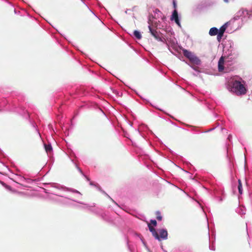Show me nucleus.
<instances>
[{
  "label": "nucleus",
  "mask_w": 252,
  "mask_h": 252,
  "mask_svg": "<svg viewBox=\"0 0 252 252\" xmlns=\"http://www.w3.org/2000/svg\"><path fill=\"white\" fill-rule=\"evenodd\" d=\"M231 90L237 95L244 94L247 92L244 85L239 81L233 82Z\"/></svg>",
  "instance_id": "1"
},
{
  "label": "nucleus",
  "mask_w": 252,
  "mask_h": 252,
  "mask_svg": "<svg viewBox=\"0 0 252 252\" xmlns=\"http://www.w3.org/2000/svg\"><path fill=\"white\" fill-rule=\"evenodd\" d=\"M182 51L184 56L187 58L192 63L196 65L200 63V60L192 52L186 49H183Z\"/></svg>",
  "instance_id": "2"
},
{
  "label": "nucleus",
  "mask_w": 252,
  "mask_h": 252,
  "mask_svg": "<svg viewBox=\"0 0 252 252\" xmlns=\"http://www.w3.org/2000/svg\"><path fill=\"white\" fill-rule=\"evenodd\" d=\"M149 29L151 34L158 40L161 41V37L159 35V33L156 30L153 29L152 27L149 26Z\"/></svg>",
  "instance_id": "3"
},
{
  "label": "nucleus",
  "mask_w": 252,
  "mask_h": 252,
  "mask_svg": "<svg viewBox=\"0 0 252 252\" xmlns=\"http://www.w3.org/2000/svg\"><path fill=\"white\" fill-rule=\"evenodd\" d=\"M171 20H174L175 23L179 26H181L179 20L178 12L176 9H175L172 13L171 17Z\"/></svg>",
  "instance_id": "4"
},
{
  "label": "nucleus",
  "mask_w": 252,
  "mask_h": 252,
  "mask_svg": "<svg viewBox=\"0 0 252 252\" xmlns=\"http://www.w3.org/2000/svg\"><path fill=\"white\" fill-rule=\"evenodd\" d=\"M148 227H149L150 232L152 233L153 236H154L155 238L159 240V235H158V232L155 230V228L152 226L151 224L148 223Z\"/></svg>",
  "instance_id": "5"
},
{
  "label": "nucleus",
  "mask_w": 252,
  "mask_h": 252,
  "mask_svg": "<svg viewBox=\"0 0 252 252\" xmlns=\"http://www.w3.org/2000/svg\"><path fill=\"white\" fill-rule=\"evenodd\" d=\"M167 231L165 229H159V240L161 241V239L166 240L167 239Z\"/></svg>",
  "instance_id": "6"
},
{
  "label": "nucleus",
  "mask_w": 252,
  "mask_h": 252,
  "mask_svg": "<svg viewBox=\"0 0 252 252\" xmlns=\"http://www.w3.org/2000/svg\"><path fill=\"white\" fill-rule=\"evenodd\" d=\"M224 59L223 57H221L218 63V70L220 72L222 71L224 69Z\"/></svg>",
  "instance_id": "7"
},
{
  "label": "nucleus",
  "mask_w": 252,
  "mask_h": 252,
  "mask_svg": "<svg viewBox=\"0 0 252 252\" xmlns=\"http://www.w3.org/2000/svg\"><path fill=\"white\" fill-rule=\"evenodd\" d=\"M218 29L217 28L214 27L210 29L209 31V34L211 36H214L218 34Z\"/></svg>",
  "instance_id": "8"
},
{
  "label": "nucleus",
  "mask_w": 252,
  "mask_h": 252,
  "mask_svg": "<svg viewBox=\"0 0 252 252\" xmlns=\"http://www.w3.org/2000/svg\"><path fill=\"white\" fill-rule=\"evenodd\" d=\"M238 183H239V185H238V189H239V193L240 194L243 193V189H242V183L240 179L238 180Z\"/></svg>",
  "instance_id": "9"
},
{
  "label": "nucleus",
  "mask_w": 252,
  "mask_h": 252,
  "mask_svg": "<svg viewBox=\"0 0 252 252\" xmlns=\"http://www.w3.org/2000/svg\"><path fill=\"white\" fill-rule=\"evenodd\" d=\"M133 34L135 37L138 39H140L142 38L141 33L137 31H134Z\"/></svg>",
  "instance_id": "10"
},
{
  "label": "nucleus",
  "mask_w": 252,
  "mask_h": 252,
  "mask_svg": "<svg viewBox=\"0 0 252 252\" xmlns=\"http://www.w3.org/2000/svg\"><path fill=\"white\" fill-rule=\"evenodd\" d=\"M45 150H46V153H48L51 152L52 147L51 145H44Z\"/></svg>",
  "instance_id": "11"
},
{
  "label": "nucleus",
  "mask_w": 252,
  "mask_h": 252,
  "mask_svg": "<svg viewBox=\"0 0 252 252\" xmlns=\"http://www.w3.org/2000/svg\"><path fill=\"white\" fill-rule=\"evenodd\" d=\"M226 26L225 25H223L222 26H221L220 27L219 31L218 30V32L223 34L224 32H225V31L226 30Z\"/></svg>",
  "instance_id": "12"
},
{
  "label": "nucleus",
  "mask_w": 252,
  "mask_h": 252,
  "mask_svg": "<svg viewBox=\"0 0 252 252\" xmlns=\"http://www.w3.org/2000/svg\"><path fill=\"white\" fill-rule=\"evenodd\" d=\"M156 219H157L158 220L161 221V219H162V217L161 216V214L159 211H157L156 213Z\"/></svg>",
  "instance_id": "13"
},
{
  "label": "nucleus",
  "mask_w": 252,
  "mask_h": 252,
  "mask_svg": "<svg viewBox=\"0 0 252 252\" xmlns=\"http://www.w3.org/2000/svg\"><path fill=\"white\" fill-rule=\"evenodd\" d=\"M223 34L222 33H220L219 32L217 34V39L219 41H220V40H221L222 36H223Z\"/></svg>",
  "instance_id": "14"
},
{
  "label": "nucleus",
  "mask_w": 252,
  "mask_h": 252,
  "mask_svg": "<svg viewBox=\"0 0 252 252\" xmlns=\"http://www.w3.org/2000/svg\"><path fill=\"white\" fill-rule=\"evenodd\" d=\"M150 224H152L154 225V226H156L157 225V221L155 220H151V223Z\"/></svg>",
  "instance_id": "15"
},
{
  "label": "nucleus",
  "mask_w": 252,
  "mask_h": 252,
  "mask_svg": "<svg viewBox=\"0 0 252 252\" xmlns=\"http://www.w3.org/2000/svg\"><path fill=\"white\" fill-rule=\"evenodd\" d=\"M173 4L174 8L176 9V7H177V4H176V3L175 0H173Z\"/></svg>",
  "instance_id": "16"
},
{
  "label": "nucleus",
  "mask_w": 252,
  "mask_h": 252,
  "mask_svg": "<svg viewBox=\"0 0 252 252\" xmlns=\"http://www.w3.org/2000/svg\"><path fill=\"white\" fill-rule=\"evenodd\" d=\"M165 114L168 115V116H170V117H172V118H174V119H175L173 116L169 114L168 113L166 112Z\"/></svg>",
  "instance_id": "17"
},
{
  "label": "nucleus",
  "mask_w": 252,
  "mask_h": 252,
  "mask_svg": "<svg viewBox=\"0 0 252 252\" xmlns=\"http://www.w3.org/2000/svg\"><path fill=\"white\" fill-rule=\"evenodd\" d=\"M225 2H228V0H224Z\"/></svg>",
  "instance_id": "18"
}]
</instances>
